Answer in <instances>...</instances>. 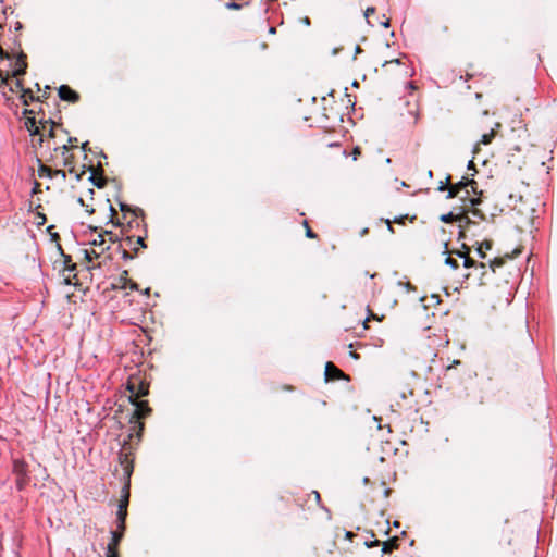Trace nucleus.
<instances>
[{"instance_id":"nucleus-1","label":"nucleus","mask_w":557,"mask_h":557,"mask_svg":"<svg viewBox=\"0 0 557 557\" xmlns=\"http://www.w3.org/2000/svg\"><path fill=\"white\" fill-rule=\"evenodd\" d=\"M149 387L150 384L146 380V375L141 372L132 374L126 382V388L129 392V401L135 406V409L129 419V424H132L129 433L127 438L123 441L119 453V462L123 469V475L125 479L122 497L119 503L120 509H127L128 507L131 476L134 471L135 451L141 442L143 432L145 430V423L143 420L149 417L152 412L148 400L140 399L149 394Z\"/></svg>"},{"instance_id":"nucleus-2","label":"nucleus","mask_w":557,"mask_h":557,"mask_svg":"<svg viewBox=\"0 0 557 557\" xmlns=\"http://www.w3.org/2000/svg\"><path fill=\"white\" fill-rule=\"evenodd\" d=\"M465 187L470 189L471 196L473 195L474 197H480L482 194V191H478V183L474 180L468 178V177H462V180L460 182L453 184L450 175H448L446 177L445 183L441 182L437 189L440 191L447 190L446 198L451 199V198H456L457 196H460V194L462 193V189Z\"/></svg>"},{"instance_id":"nucleus-3","label":"nucleus","mask_w":557,"mask_h":557,"mask_svg":"<svg viewBox=\"0 0 557 557\" xmlns=\"http://www.w3.org/2000/svg\"><path fill=\"white\" fill-rule=\"evenodd\" d=\"M109 210L110 221L116 226H120L123 233L129 232L134 226H139V218L144 215L143 210L136 208V210H129L128 216L123 220L122 215H119L112 205L109 206Z\"/></svg>"},{"instance_id":"nucleus-4","label":"nucleus","mask_w":557,"mask_h":557,"mask_svg":"<svg viewBox=\"0 0 557 557\" xmlns=\"http://www.w3.org/2000/svg\"><path fill=\"white\" fill-rule=\"evenodd\" d=\"M72 150L73 145H70L65 147V149H60L59 153H52L47 161L51 162L55 166H66L69 168L70 173H74V154L71 152Z\"/></svg>"},{"instance_id":"nucleus-5","label":"nucleus","mask_w":557,"mask_h":557,"mask_svg":"<svg viewBox=\"0 0 557 557\" xmlns=\"http://www.w3.org/2000/svg\"><path fill=\"white\" fill-rule=\"evenodd\" d=\"M39 124L42 125L46 145L48 143L50 144L51 140L58 139L59 137H66V131L51 119H39Z\"/></svg>"},{"instance_id":"nucleus-6","label":"nucleus","mask_w":557,"mask_h":557,"mask_svg":"<svg viewBox=\"0 0 557 557\" xmlns=\"http://www.w3.org/2000/svg\"><path fill=\"white\" fill-rule=\"evenodd\" d=\"M110 236V240H113L112 238V233L111 232H108L106 231L104 233H100L98 234L97 238H95L92 240V245L94 246H97L99 248V251L95 250V249H91V250H85V257L86 259L90 262L92 260V257L95 258H99L101 253L104 252V250H107L109 247L108 246H104L106 245V236Z\"/></svg>"},{"instance_id":"nucleus-7","label":"nucleus","mask_w":557,"mask_h":557,"mask_svg":"<svg viewBox=\"0 0 557 557\" xmlns=\"http://www.w3.org/2000/svg\"><path fill=\"white\" fill-rule=\"evenodd\" d=\"M457 198L462 201V206L460 208L472 209L473 215L479 216L480 219H484V214L481 213L478 209H474V207L481 202V199L480 197L471 196L470 189L465 187L460 196H457Z\"/></svg>"},{"instance_id":"nucleus-8","label":"nucleus","mask_w":557,"mask_h":557,"mask_svg":"<svg viewBox=\"0 0 557 557\" xmlns=\"http://www.w3.org/2000/svg\"><path fill=\"white\" fill-rule=\"evenodd\" d=\"M13 473L16 475V487L22 491L28 483L27 465L23 460H14Z\"/></svg>"},{"instance_id":"nucleus-9","label":"nucleus","mask_w":557,"mask_h":557,"mask_svg":"<svg viewBox=\"0 0 557 557\" xmlns=\"http://www.w3.org/2000/svg\"><path fill=\"white\" fill-rule=\"evenodd\" d=\"M325 381H337V380H345L349 381V375L345 374L341 369H338L333 362L327 361L325 364V371H324Z\"/></svg>"},{"instance_id":"nucleus-10","label":"nucleus","mask_w":557,"mask_h":557,"mask_svg":"<svg viewBox=\"0 0 557 557\" xmlns=\"http://www.w3.org/2000/svg\"><path fill=\"white\" fill-rule=\"evenodd\" d=\"M366 545L368 547H374V546L382 545V552L384 554H387V553H392L394 549H397L399 547V539L397 536H394L384 542L374 540L371 542H366Z\"/></svg>"},{"instance_id":"nucleus-11","label":"nucleus","mask_w":557,"mask_h":557,"mask_svg":"<svg viewBox=\"0 0 557 557\" xmlns=\"http://www.w3.org/2000/svg\"><path fill=\"white\" fill-rule=\"evenodd\" d=\"M58 94L61 100L71 103H77L81 99L79 94L72 89L69 85H61L58 89Z\"/></svg>"},{"instance_id":"nucleus-12","label":"nucleus","mask_w":557,"mask_h":557,"mask_svg":"<svg viewBox=\"0 0 557 557\" xmlns=\"http://www.w3.org/2000/svg\"><path fill=\"white\" fill-rule=\"evenodd\" d=\"M124 536V531L115 530L112 532L111 542L108 544V557H119V544Z\"/></svg>"},{"instance_id":"nucleus-13","label":"nucleus","mask_w":557,"mask_h":557,"mask_svg":"<svg viewBox=\"0 0 557 557\" xmlns=\"http://www.w3.org/2000/svg\"><path fill=\"white\" fill-rule=\"evenodd\" d=\"M112 287L113 288H122V289L129 287L133 290H137L138 284L135 283L134 281H132L128 277V271L124 270L121 273L120 277L117 278L116 283L112 284Z\"/></svg>"},{"instance_id":"nucleus-14","label":"nucleus","mask_w":557,"mask_h":557,"mask_svg":"<svg viewBox=\"0 0 557 557\" xmlns=\"http://www.w3.org/2000/svg\"><path fill=\"white\" fill-rule=\"evenodd\" d=\"M500 127V124L495 122L494 127L490 128V132L483 133L480 141H478L473 148V154H476L480 151V145H488L492 143L493 138L496 135L497 128Z\"/></svg>"},{"instance_id":"nucleus-15","label":"nucleus","mask_w":557,"mask_h":557,"mask_svg":"<svg viewBox=\"0 0 557 557\" xmlns=\"http://www.w3.org/2000/svg\"><path fill=\"white\" fill-rule=\"evenodd\" d=\"M27 55L21 51L15 61V69L12 71V77H20L26 73L27 69Z\"/></svg>"},{"instance_id":"nucleus-16","label":"nucleus","mask_w":557,"mask_h":557,"mask_svg":"<svg viewBox=\"0 0 557 557\" xmlns=\"http://www.w3.org/2000/svg\"><path fill=\"white\" fill-rule=\"evenodd\" d=\"M38 162H39V169H38L39 177H50V178H52L53 174H62V181H65L66 173H65L64 170H61V169L53 170L52 168L41 163L40 159H38Z\"/></svg>"},{"instance_id":"nucleus-17","label":"nucleus","mask_w":557,"mask_h":557,"mask_svg":"<svg viewBox=\"0 0 557 557\" xmlns=\"http://www.w3.org/2000/svg\"><path fill=\"white\" fill-rule=\"evenodd\" d=\"M521 253L520 248H516L511 253H506L503 258H494L490 260L488 264L493 272H495L496 268L502 267L505 263L506 259H513Z\"/></svg>"},{"instance_id":"nucleus-18","label":"nucleus","mask_w":557,"mask_h":557,"mask_svg":"<svg viewBox=\"0 0 557 557\" xmlns=\"http://www.w3.org/2000/svg\"><path fill=\"white\" fill-rule=\"evenodd\" d=\"M470 209L466 208H459V214L460 216L465 218L462 220H458L460 232H459V238L465 237V230L472 223L471 219L468 216V212Z\"/></svg>"},{"instance_id":"nucleus-19","label":"nucleus","mask_w":557,"mask_h":557,"mask_svg":"<svg viewBox=\"0 0 557 557\" xmlns=\"http://www.w3.org/2000/svg\"><path fill=\"white\" fill-rule=\"evenodd\" d=\"M23 115L25 116V127L27 129L35 127V125L38 123L36 120V110L35 109H24Z\"/></svg>"},{"instance_id":"nucleus-20","label":"nucleus","mask_w":557,"mask_h":557,"mask_svg":"<svg viewBox=\"0 0 557 557\" xmlns=\"http://www.w3.org/2000/svg\"><path fill=\"white\" fill-rule=\"evenodd\" d=\"M24 106H29L30 102L40 100V97H36L30 88H24L20 96Z\"/></svg>"},{"instance_id":"nucleus-21","label":"nucleus","mask_w":557,"mask_h":557,"mask_svg":"<svg viewBox=\"0 0 557 557\" xmlns=\"http://www.w3.org/2000/svg\"><path fill=\"white\" fill-rule=\"evenodd\" d=\"M69 145L65 144V137H59L58 139L51 140L47 144V148L52 150L53 153H59L60 149H65Z\"/></svg>"},{"instance_id":"nucleus-22","label":"nucleus","mask_w":557,"mask_h":557,"mask_svg":"<svg viewBox=\"0 0 557 557\" xmlns=\"http://www.w3.org/2000/svg\"><path fill=\"white\" fill-rule=\"evenodd\" d=\"M463 248L467 249L466 252H457V255L460 257V258H463V267L465 268H472V267H475L478 263L476 261H474L470 256V248L463 244Z\"/></svg>"},{"instance_id":"nucleus-23","label":"nucleus","mask_w":557,"mask_h":557,"mask_svg":"<svg viewBox=\"0 0 557 557\" xmlns=\"http://www.w3.org/2000/svg\"><path fill=\"white\" fill-rule=\"evenodd\" d=\"M29 132V134L32 136H36L38 135L39 138H38V143L39 145L41 146L42 143L45 141V133H44V129H42V125L39 124V122L35 125V127H32L30 129H27Z\"/></svg>"},{"instance_id":"nucleus-24","label":"nucleus","mask_w":557,"mask_h":557,"mask_svg":"<svg viewBox=\"0 0 557 557\" xmlns=\"http://www.w3.org/2000/svg\"><path fill=\"white\" fill-rule=\"evenodd\" d=\"M117 530L125 531V520L127 517V509L117 508Z\"/></svg>"},{"instance_id":"nucleus-25","label":"nucleus","mask_w":557,"mask_h":557,"mask_svg":"<svg viewBox=\"0 0 557 557\" xmlns=\"http://www.w3.org/2000/svg\"><path fill=\"white\" fill-rule=\"evenodd\" d=\"M463 218L460 216L459 212L455 213V212H449V213H446V214H442L440 220L444 223H453V222H457L458 220H462Z\"/></svg>"},{"instance_id":"nucleus-26","label":"nucleus","mask_w":557,"mask_h":557,"mask_svg":"<svg viewBox=\"0 0 557 557\" xmlns=\"http://www.w3.org/2000/svg\"><path fill=\"white\" fill-rule=\"evenodd\" d=\"M125 243H126L127 246H132L133 244H136L140 248H145L146 247V244L144 242V237L143 236H127L125 238Z\"/></svg>"},{"instance_id":"nucleus-27","label":"nucleus","mask_w":557,"mask_h":557,"mask_svg":"<svg viewBox=\"0 0 557 557\" xmlns=\"http://www.w3.org/2000/svg\"><path fill=\"white\" fill-rule=\"evenodd\" d=\"M90 180L92 181L94 185L97 186L98 188H102L107 184V178L102 175V172L99 175L94 173L90 176Z\"/></svg>"},{"instance_id":"nucleus-28","label":"nucleus","mask_w":557,"mask_h":557,"mask_svg":"<svg viewBox=\"0 0 557 557\" xmlns=\"http://www.w3.org/2000/svg\"><path fill=\"white\" fill-rule=\"evenodd\" d=\"M302 225H304V227L306 228V236H307L308 238H312V239H314V238H317V237H318V235H317V234H315V233L310 228V226H309V224H308V221H306V220H305V221L302 222Z\"/></svg>"},{"instance_id":"nucleus-29","label":"nucleus","mask_w":557,"mask_h":557,"mask_svg":"<svg viewBox=\"0 0 557 557\" xmlns=\"http://www.w3.org/2000/svg\"><path fill=\"white\" fill-rule=\"evenodd\" d=\"M445 263L449 265L453 270H457L459 268V263L456 259H454L451 256H448L445 259Z\"/></svg>"},{"instance_id":"nucleus-30","label":"nucleus","mask_w":557,"mask_h":557,"mask_svg":"<svg viewBox=\"0 0 557 557\" xmlns=\"http://www.w3.org/2000/svg\"><path fill=\"white\" fill-rule=\"evenodd\" d=\"M120 209H121V215H122V219L125 220L128 214H129V210H133L129 206L125 205V203H120Z\"/></svg>"},{"instance_id":"nucleus-31","label":"nucleus","mask_w":557,"mask_h":557,"mask_svg":"<svg viewBox=\"0 0 557 557\" xmlns=\"http://www.w3.org/2000/svg\"><path fill=\"white\" fill-rule=\"evenodd\" d=\"M22 89H24L23 87V81L20 79L18 77H16V81H15V84H14V87H11L10 88V91L12 92H15V91H22Z\"/></svg>"},{"instance_id":"nucleus-32","label":"nucleus","mask_w":557,"mask_h":557,"mask_svg":"<svg viewBox=\"0 0 557 557\" xmlns=\"http://www.w3.org/2000/svg\"><path fill=\"white\" fill-rule=\"evenodd\" d=\"M63 256L65 258V260H64V263H65L64 270H70V271L75 270L76 269V264L75 263L70 264L71 257L70 256H65V255H63Z\"/></svg>"},{"instance_id":"nucleus-33","label":"nucleus","mask_w":557,"mask_h":557,"mask_svg":"<svg viewBox=\"0 0 557 557\" xmlns=\"http://www.w3.org/2000/svg\"><path fill=\"white\" fill-rule=\"evenodd\" d=\"M49 90H50V87L46 86L42 94L39 96L40 97V100H38L39 102H44L45 100H47L49 98Z\"/></svg>"},{"instance_id":"nucleus-34","label":"nucleus","mask_w":557,"mask_h":557,"mask_svg":"<svg viewBox=\"0 0 557 557\" xmlns=\"http://www.w3.org/2000/svg\"><path fill=\"white\" fill-rule=\"evenodd\" d=\"M77 138L76 137H70L67 134H66V137H65V144L67 145H73V149L74 148H77Z\"/></svg>"},{"instance_id":"nucleus-35","label":"nucleus","mask_w":557,"mask_h":557,"mask_svg":"<svg viewBox=\"0 0 557 557\" xmlns=\"http://www.w3.org/2000/svg\"><path fill=\"white\" fill-rule=\"evenodd\" d=\"M225 7L228 9V10H239L242 8V4L240 3H237V2H227L225 4Z\"/></svg>"},{"instance_id":"nucleus-36","label":"nucleus","mask_w":557,"mask_h":557,"mask_svg":"<svg viewBox=\"0 0 557 557\" xmlns=\"http://www.w3.org/2000/svg\"><path fill=\"white\" fill-rule=\"evenodd\" d=\"M399 64H400V60L399 59H393V60L384 61L382 66L386 67L388 65H399Z\"/></svg>"},{"instance_id":"nucleus-37","label":"nucleus","mask_w":557,"mask_h":557,"mask_svg":"<svg viewBox=\"0 0 557 557\" xmlns=\"http://www.w3.org/2000/svg\"><path fill=\"white\" fill-rule=\"evenodd\" d=\"M493 242L492 240H484L480 244L484 250H490L492 248Z\"/></svg>"},{"instance_id":"nucleus-38","label":"nucleus","mask_w":557,"mask_h":557,"mask_svg":"<svg viewBox=\"0 0 557 557\" xmlns=\"http://www.w3.org/2000/svg\"><path fill=\"white\" fill-rule=\"evenodd\" d=\"M309 496H313V498H314V500H315L317 505H320V503H321V496H320V493H319V492H317V491H312V492L310 493V495H309Z\"/></svg>"},{"instance_id":"nucleus-39","label":"nucleus","mask_w":557,"mask_h":557,"mask_svg":"<svg viewBox=\"0 0 557 557\" xmlns=\"http://www.w3.org/2000/svg\"><path fill=\"white\" fill-rule=\"evenodd\" d=\"M360 154L361 149L359 147H355L351 152L352 159L356 161Z\"/></svg>"},{"instance_id":"nucleus-40","label":"nucleus","mask_w":557,"mask_h":557,"mask_svg":"<svg viewBox=\"0 0 557 557\" xmlns=\"http://www.w3.org/2000/svg\"><path fill=\"white\" fill-rule=\"evenodd\" d=\"M134 256H135V255H132V253L128 251V249H126V248H123V249H122V257H123L124 259H133V258H134Z\"/></svg>"},{"instance_id":"nucleus-41","label":"nucleus","mask_w":557,"mask_h":557,"mask_svg":"<svg viewBox=\"0 0 557 557\" xmlns=\"http://www.w3.org/2000/svg\"><path fill=\"white\" fill-rule=\"evenodd\" d=\"M37 219H38V221H37L38 225H42V224H45V222H46V220H47V219H46V215H45V214H42V213H38V214H37Z\"/></svg>"},{"instance_id":"nucleus-42","label":"nucleus","mask_w":557,"mask_h":557,"mask_svg":"<svg viewBox=\"0 0 557 557\" xmlns=\"http://www.w3.org/2000/svg\"><path fill=\"white\" fill-rule=\"evenodd\" d=\"M476 251L480 258L484 259L486 257L485 250L482 248V246H479Z\"/></svg>"},{"instance_id":"nucleus-43","label":"nucleus","mask_w":557,"mask_h":557,"mask_svg":"<svg viewBox=\"0 0 557 557\" xmlns=\"http://www.w3.org/2000/svg\"><path fill=\"white\" fill-rule=\"evenodd\" d=\"M40 191H41L40 183L35 182L34 187H33V194H37V193H40Z\"/></svg>"},{"instance_id":"nucleus-44","label":"nucleus","mask_w":557,"mask_h":557,"mask_svg":"<svg viewBox=\"0 0 557 557\" xmlns=\"http://www.w3.org/2000/svg\"><path fill=\"white\" fill-rule=\"evenodd\" d=\"M374 13H375L374 8H368L364 12V16L368 18L371 14H374Z\"/></svg>"},{"instance_id":"nucleus-45","label":"nucleus","mask_w":557,"mask_h":557,"mask_svg":"<svg viewBox=\"0 0 557 557\" xmlns=\"http://www.w3.org/2000/svg\"><path fill=\"white\" fill-rule=\"evenodd\" d=\"M370 319H376V315H375V314H373V313H371V315H370V317H368V318L364 320L363 325H364V327H366V329H368V327H369V326H368V322L370 321Z\"/></svg>"},{"instance_id":"nucleus-46","label":"nucleus","mask_w":557,"mask_h":557,"mask_svg":"<svg viewBox=\"0 0 557 557\" xmlns=\"http://www.w3.org/2000/svg\"><path fill=\"white\" fill-rule=\"evenodd\" d=\"M36 115H39L40 116L39 119L46 120L45 119V112H44L42 108L37 109Z\"/></svg>"},{"instance_id":"nucleus-47","label":"nucleus","mask_w":557,"mask_h":557,"mask_svg":"<svg viewBox=\"0 0 557 557\" xmlns=\"http://www.w3.org/2000/svg\"><path fill=\"white\" fill-rule=\"evenodd\" d=\"M133 251H134V255L136 256L138 250H139V246L136 245V244H133L132 246H128Z\"/></svg>"},{"instance_id":"nucleus-48","label":"nucleus","mask_w":557,"mask_h":557,"mask_svg":"<svg viewBox=\"0 0 557 557\" xmlns=\"http://www.w3.org/2000/svg\"><path fill=\"white\" fill-rule=\"evenodd\" d=\"M385 223H386V225H387L388 231H389L391 233H394V228H393V226H392V222L387 219V220H385Z\"/></svg>"},{"instance_id":"nucleus-49","label":"nucleus","mask_w":557,"mask_h":557,"mask_svg":"<svg viewBox=\"0 0 557 557\" xmlns=\"http://www.w3.org/2000/svg\"><path fill=\"white\" fill-rule=\"evenodd\" d=\"M8 77H9V75L3 76V75H2V72L0 71V79H1V84H7Z\"/></svg>"},{"instance_id":"nucleus-50","label":"nucleus","mask_w":557,"mask_h":557,"mask_svg":"<svg viewBox=\"0 0 557 557\" xmlns=\"http://www.w3.org/2000/svg\"><path fill=\"white\" fill-rule=\"evenodd\" d=\"M355 536V534L351 531L346 532V537L351 540Z\"/></svg>"},{"instance_id":"nucleus-51","label":"nucleus","mask_w":557,"mask_h":557,"mask_svg":"<svg viewBox=\"0 0 557 557\" xmlns=\"http://www.w3.org/2000/svg\"><path fill=\"white\" fill-rule=\"evenodd\" d=\"M468 169H473L475 171L474 162L472 160L469 161Z\"/></svg>"},{"instance_id":"nucleus-52","label":"nucleus","mask_w":557,"mask_h":557,"mask_svg":"<svg viewBox=\"0 0 557 557\" xmlns=\"http://www.w3.org/2000/svg\"><path fill=\"white\" fill-rule=\"evenodd\" d=\"M302 22H304L306 25H310V20H309V17H307V16L302 18Z\"/></svg>"},{"instance_id":"nucleus-53","label":"nucleus","mask_w":557,"mask_h":557,"mask_svg":"<svg viewBox=\"0 0 557 557\" xmlns=\"http://www.w3.org/2000/svg\"><path fill=\"white\" fill-rule=\"evenodd\" d=\"M369 230L366 227L361 231L360 235L361 236H364L366 234H368Z\"/></svg>"},{"instance_id":"nucleus-54","label":"nucleus","mask_w":557,"mask_h":557,"mask_svg":"<svg viewBox=\"0 0 557 557\" xmlns=\"http://www.w3.org/2000/svg\"><path fill=\"white\" fill-rule=\"evenodd\" d=\"M404 219L405 218L395 219L394 222L395 223H404Z\"/></svg>"},{"instance_id":"nucleus-55","label":"nucleus","mask_w":557,"mask_h":557,"mask_svg":"<svg viewBox=\"0 0 557 557\" xmlns=\"http://www.w3.org/2000/svg\"><path fill=\"white\" fill-rule=\"evenodd\" d=\"M84 173H85L84 171H83L82 173H79V174H78V173H75L76 180H79V178H81V176H82Z\"/></svg>"},{"instance_id":"nucleus-56","label":"nucleus","mask_w":557,"mask_h":557,"mask_svg":"<svg viewBox=\"0 0 557 557\" xmlns=\"http://www.w3.org/2000/svg\"><path fill=\"white\" fill-rule=\"evenodd\" d=\"M86 211L89 213V214H92L94 213V209H88V206H86Z\"/></svg>"},{"instance_id":"nucleus-57","label":"nucleus","mask_w":557,"mask_h":557,"mask_svg":"<svg viewBox=\"0 0 557 557\" xmlns=\"http://www.w3.org/2000/svg\"><path fill=\"white\" fill-rule=\"evenodd\" d=\"M35 89H37V91H41L40 85L38 83L35 85Z\"/></svg>"},{"instance_id":"nucleus-58","label":"nucleus","mask_w":557,"mask_h":557,"mask_svg":"<svg viewBox=\"0 0 557 557\" xmlns=\"http://www.w3.org/2000/svg\"><path fill=\"white\" fill-rule=\"evenodd\" d=\"M16 29H21L22 28V24L20 22L16 23Z\"/></svg>"},{"instance_id":"nucleus-59","label":"nucleus","mask_w":557,"mask_h":557,"mask_svg":"<svg viewBox=\"0 0 557 557\" xmlns=\"http://www.w3.org/2000/svg\"><path fill=\"white\" fill-rule=\"evenodd\" d=\"M479 267H480V268H482V269H485V268H486V264H485V263H483V262H481V263H479Z\"/></svg>"},{"instance_id":"nucleus-60","label":"nucleus","mask_w":557,"mask_h":557,"mask_svg":"<svg viewBox=\"0 0 557 557\" xmlns=\"http://www.w3.org/2000/svg\"><path fill=\"white\" fill-rule=\"evenodd\" d=\"M87 145H88V143H84V144L82 145V149H83V150H86Z\"/></svg>"},{"instance_id":"nucleus-61","label":"nucleus","mask_w":557,"mask_h":557,"mask_svg":"<svg viewBox=\"0 0 557 557\" xmlns=\"http://www.w3.org/2000/svg\"><path fill=\"white\" fill-rule=\"evenodd\" d=\"M352 358H359V355L356 352H351Z\"/></svg>"},{"instance_id":"nucleus-62","label":"nucleus","mask_w":557,"mask_h":557,"mask_svg":"<svg viewBox=\"0 0 557 557\" xmlns=\"http://www.w3.org/2000/svg\"><path fill=\"white\" fill-rule=\"evenodd\" d=\"M444 248H445L444 253H447V252H448V247H447V244H446V243H445V245H444Z\"/></svg>"},{"instance_id":"nucleus-63","label":"nucleus","mask_w":557,"mask_h":557,"mask_svg":"<svg viewBox=\"0 0 557 557\" xmlns=\"http://www.w3.org/2000/svg\"><path fill=\"white\" fill-rule=\"evenodd\" d=\"M78 202L82 205V206H85L84 203V200L82 198L78 199Z\"/></svg>"},{"instance_id":"nucleus-64","label":"nucleus","mask_w":557,"mask_h":557,"mask_svg":"<svg viewBox=\"0 0 557 557\" xmlns=\"http://www.w3.org/2000/svg\"><path fill=\"white\" fill-rule=\"evenodd\" d=\"M66 284H71V280L69 277L65 278Z\"/></svg>"}]
</instances>
